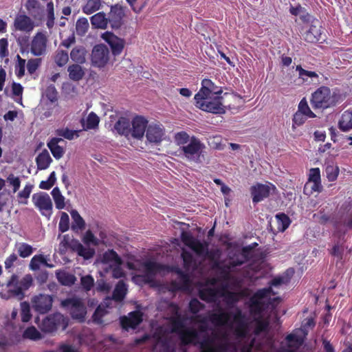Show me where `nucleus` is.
I'll return each instance as SVG.
<instances>
[{
  "instance_id": "1",
  "label": "nucleus",
  "mask_w": 352,
  "mask_h": 352,
  "mask_svg": "<svg viewBox=\"0 0 352 352\" xmlns=\"http://www.w3.org/2000/svg\"><path fill=\"white\" fill-rule=\"evenodd\" d=\"M222 88L217 86L210 79L204 78L201 87L195 95V106L199 109L214 113L223 114L226 107L223 104Z\"/></svg>"
},
{
  "instance_id": "2",
  "label": "nucleus",
  "mask_w": 352,
  "mask_h": 352,
  "mask_svg": "<svg viewBox=\"0 0 352 352\" xmlns=\"http://www.w3.org/2000/svg\"><path fill=\"white\" fill-rule=\"evenodd\" d=\"M208 320L215 326L228 325L230 328L233 327V323H234L236 325L234 327V333L237 338H243L247 335L246 317L239 308H236L235 312L232 314L224 311L222 308L219 307L218 312L210 314Z\"/></svg>"
},
{
  "instance_id": "3",
  "label": "nucleus",
  "mask_w": 352,
  "mask_h": 352,
  "mask_svg": "<svg viewBox=\"0 0 352 352\" xmlns=\"http://www.w3.org/2000/svg\"><path fill=\"white\" fill-rule=\"evenodd\" d=\"M346 97V94L338 87L330 89L322 85L311 94L310 103L314 109L323 111L333 108L344 101Z\"/></svg>"
},
{
  "instance_id": "4",
  "label": "nucleus",
  "mask_w": 352,
  "mask_h": 352,
  "mask_svg": "<svg viewBox=\"0 0 352 352\" xmlns=\"http://www.w3.org/2000/svg\"><path fill=\"white\" fill-rule=\"evenodd\" d=\"M48 41V37L45 32H36L32 38L30 42L29 37L27 36H19L17 38V43L21 54L30 52L36 57L46 54Z\"/></svg>"
},
{
  "instance_id": "5",
  "label": "nucleus",
  "mask_w": 352,
  "mask_h": 352,
  "mask_svg": "<svg viewBox=\"0 0 352 352\" xmlns=\"http://www.w3.org/2000/svg\"><path fill=\"white\" fill-rule=\"evenodd\" d=\"M32 284L33 278L31 274H26L19 280L18 276L14 274L7 283L9 289L6 293H1V296L6 299L15 298L21 300L25 297V291L28 290Z\"/></svg>"
},
{
  "instance_id": "6",
  "label": "nucleus",
  "mask_w": 352,
  "mask_h": 352,
  "mask_svg": "<svg viewBox=\"0 0 352 352\" xmlns=\"http://www.w3.org/2000/svg\"><path fill=\"white\" fill-rule=\"evenodd\" d=\"M67 320L60 313H55L47 316L44 318L40 325V329L45 333H53L59 327L65 329L67 326Z\"/></svg>"
},
{
  "instance_id": "7",
  "label": "nucleus",
  "mask_w": 352,
  "mask_h": 352,
  "mask_svg": "<svg viewBox=\"0 0 352 352\" xmlns=\"http://www.w3.org/2000/svg\"><path fill=\"white\" fill-rule=\"evenodd\" d=\"M274 294L271 287L258 289L249 300L250 311L253 315H260L264 309L262 300L271 294Z\"/></svg>"
},
{
  "instance_id": "8",
  "label": "nucleus",
  "mask_w": 352,
  "mask_h": 352,
  "mask_svg": "<svg viewBox=\"0 0 352 352\" xmlns=\"http://www.w3.org/2000/svg\"><path fill=\"white\" fill-rule=\"evenodd\" d=\"M32 200L41 214L49 219L53 212V204L50 195L45 192H36L32 195Z\"/></svg>"
},
{
  "instance_id": "9",
  "label": "nucleus",
  "mask_w": 352,
  "mask_h": 352,
  "mask_svg": "<svg viewBox=\"0 0 352 352\" xmlns=\"http://www.w3.org/2000/svg\"><path fill=\"white\" fill-rule=\"evenodd\" d=\"M181 239L184 244L190 248L196 255L204 256L206 252L207 248L209 247V242L207 241H201L195 239L192 235L188 232L183 231L181 234Z\"/></svg>"
},
{
  "instance_id": "10",
  "label": "nucleus",
  "mask_w": 352,
  "mask_h": 352,
  "mask_svg": "<svg viewBox=\"0 0 352 352\" xmlns=\"http://www.w3.org/2000/svg\"><path fill=\"white\" fill-rule=\"evenodd\" d=\"M109 60V50L104 44L96 45L91 51V62L92 66L98 68L104 67Z\"/></svg>"
},
{
  "instance_id": "11",
  "label": "nucleus",
  "mask_w": 352,
  "mask_h": 352,
  "mask_svg": "<svg viewBox=\"0 0 352 352\" xmlns=\"http://www.w3.org/2000/svg\"><path fill=\"white\" fill-rule=\"evenodd\" d=\"M205 147V144L198 138L192 136L187 145L181 146V151L187 159L197 160Z\"/></svg>"
},
{
  "instance_id": "12",
  "label": "nucleus",
  "mask_w": 352,
  "mask_h": 352,
  "mask_svg": "<svg viewBox=\"0 0 352 352\" xmlns=\"http://www.w3.org/2000/svg\"><path fill=\"white\" fill-rule=\"evenodd\" d=\"M62 305L69 309L72 318L83 320L86 315V308L80 299L67 298L62 301Z\"/></svg>"
},
{
  "instance_id": "13",
  "label": "nucleus",
  "mask_w": 352,
  "mask_h": 352,
  "mask_svg": "<svg viewBox=\"0 0 352 352\" xmlns=\"http://www.w3.org/2000/svg\"><path fill=\"white\" fill-rule=\"evenodd\" d=\"M124 16L125 13L122 6L118 4L111 6L107 16L108 23L112 29L119 30L124 24Z\"/></svg>"
},
{
  "instance_id": "14",
  "label": "nucleus",
  "mask_w": 352,
  "mask_h": 352,
  "mask_svg": "<svg viewBox=\"0 0 352 352\" xmlns=\"http://www.w3.org/2000/svg\"><path fill=\"white\" fill-rule=\"evenodd\" d=\"M305 40L311 43L325 41L322 27L318 20L313 21L309 30L304 34Z\"/></svg>"
},
{
  "instance_id": "15",
  "label": "nucleus",
  "mask_w": 352,
  "mask_h": 352,
  "mask_svg": "<svg viewBox=\"0 0 352 352\" xmlns=\"http://www.w3.org/2000/svg\"><path fill=\"white\" fill-rule=\"evenodd\" d=\"M53 298L48 294H38L32 299V305L36 311L44 314L51 310Z\"/></svg>"
},
{
  "instance_id": "16",
  "label": "nucleus",
  "mask_w": 352,
  "mask_h": 352,
  "mask_svg": "<svg viewBox=\"0 0 352 352\" xmlns=\"http://www.w3.org/2000/svg\"><path fill=\"white\" fill-rule=\"evenodd\" d=\"M102 38L110 46L113 56H116L122 53L125 45L123 38H119L111 32L103 33Z\"/></svg>"
},
{
  "instance_id": "17",
  "label": "nucleus",
  "mask_w": 352,
  "mask_h": 352,
  "mask_svg": "<svg viewBox=\"0 0 352 352\" xmlns=\"http://www.w3.org/2000/svg\"><path fill=\"white\" fill-rule=\"evenodd\" d=\"M271 187L275 188V186L272 184L267 185L257 183L256 184L251 186L250 193L252 198V202L254 204H257L263 201L264 199L267 198L270 195Z\"/></svg>"
},
{
  "instance_id": "18",
  "label": "nucleus",
  "mask_w": 352,
  "mask_h": 352,
  "mask_svg": "<svg viewBox=\"0 0 352 352\" xmlns=\"http://www.w3.org/2000/svg\"><path fill=\"white\" fill-rule=\"evenodd\" d=\"M201 351L199 352H228L230 343L228 341L214 344V340L207 338L199 343Z\"/></svg>"
},
{
  "instance_id": "19",
  "label": "nucleus",
  "mask_w": 352,
  "mask_h": 352,
  "mask_svg": "<svg viewBox=\"0 0 352 352\" xmlns=\"http://www.w3.org/2000/svg\"><path fill=\"white\" fill-rule=\"evenodd\" d=\"M311 185V190L309 193L314 192H321L322 186L321 184L320 170L319 168H313L309 170L308 182L305 184L304 187V192L308 189Z\"/></svg>"
},
{
  "instance_id": "20",
  "label": "nucleus",
  "mask_w": 352,
  "mask_h": 352,
  "mask_svg": "<svg viewBox=\"0 0 352 352\" xmlns=\"http://www.w3.org/2000/svg\"><path fill=\"white\" fill-rule=\"evenodd\" d=\"M142 313L139 311H131L128 316L120 318L121 327L125 330L129 329H135L142 322Z\"/></svg>"
},
{
  "instance_id": "21",
  "label": "nucleus",
  "mask_w": 352,
  "mask_h": 352,
  "mask_svg": "<svg viewBox=\"0 0 352 352\" xmlns=\"http://www.w3.org/2000/svg\"><path fill=\"white\" fill-rule=\"evenodd\" d=\"M131 125H132L131 136L136 139H141L143 138L146 129L148 127V121L142 116H135L132 122H131Z\"/></svg>"
},
{
  "instance_id": "22",
  "label": "nucleus",
  "mask_w": 352,
  "mask_h": 352,
  "mask_svg": "<svg viewBox=\"0 0 352 352\" xmlns=\"http://www.w3.org/2000/svg\"><path fill=\"white\" fill-rule=\"evenodd\" d=\"M14 26L16 30L29 33L34 28V23L31 18L25 14H18L14 19Z\"/></svg>"
},
{
  "instance_id": "23",
  "label": "nucleus",
  "mask_w": 352,
  "mask_h": 352,
  "mask_svg": "<svg viewBox=\"0 0 352 352\" xmlns=\"http://www.w3.org/2000/svg\"><path fill=\"white\" fill-rule=\"evenodd\" d=\"M163 128L157 124H150L148 126L146 137L148 142L152 143H160L164 135Z\"/></svg>"
},
{
  "instance_id": "24",
  "label": "nucleus",
  "mask_w": 352,
  "mask_h": 352,
  "mask_svg": "<svg viewBox=\"0 0 352 352\" xmlns=\"http://www.w3.org/2000/svg\"><path fill=\"white\" fill-rule=\"evenodd\" d=\"M179 336L183 345L186 346L190 344H195L199 339V333L193 328H185L181 331Z\"/></svg>"
},
{
  "instance_id": "25",
  "label": "nucleus",
  "mask_w": 352,
  "mask_h": 352,
  "mask_svg": "<svg viewBox=\"0 0 352 352\" xmlns=\"http://www.w3.org/2000/svg\"><path fill=\"white\" fill-rule=\"evenodd\" d=\"M70 250L77 252L78 256L83 257L85 259H89L93 257L94 251L89 248H85L78 240L73 239L72 241Z\"/></svg>"
},
{
  "instance_id": "26",
  "label": "nucleus",
  "mask_w": 352,
  "mask_h": 352,
  "mask_svg": "<svg viewBox=\"0 0 352 352\" xmlns=\"http://www.w3.org/2000/svg\"><path fill=\"white\" fill-rule=\"evenodd\" d=\"M221 292L217 288L206 287L199 292V298L207 302H214L220 296Z\"/></svg>"
},
{
  "instance_id": "27",
  "label": "nucleus",
  "mask_w": 352,
  "mask_h": 352,
  "mask_svg": "<svg viewBox=\"0 0 352 352\" xmlns=\"http://www.w3.org/2000/svg\"><path fill=\"white\" fill-rule=\"evenodd\" d=\"M114 129L118 134L128 137L131 132L129 119L125 117H120L115 123Z\"/></svg>"
},
{
  "instance_id": "28",
  "label": "nucleus",
  "mask_w": 352,
  "mask_h": 352,
  "mask_svg": "<svg viewBox=\"0 0 352 352\" xmlns=\"http://www.w3.org/2000/svg\"><path fill=\"white\" fill-rule=\"evenodd\" d=\"M171 306L174 307L176 310V316L171 317L170 319L171 323V332L179 335L186 327L183 319L180 314H178L179 308L177 305L172 304Z\"/></svg>"
},
{
  "instance_id": "29",
  "label": "nucleus",
  "mask_w": 352,
  "mask_h": 352,
  "mask_svg": "<svg viewBox=\"0 0 352 352\" xmlns=\"http://www.w3.org/2000/svg\"><path fill=\"white\" fill-rule=\"evenodd\" d=\"M62 141L61 138H53L47 144L52 155L56 160L60 159L64 155V149L58 145V142Z\"/></svg>"
},
{
  "instance_id": "30",
  "label": "nucleus",
  "mask_w": 352,
  "mask_h": 352,
  "mask_svg": "<svg viewBox=\"0 0 352 352\" xmlns=\"http://www.w3.org/2000/svg\"><path fill=\"white\" fill-rule=\"evenodd\" d=\"M52 162V159L46 149H44L36 157V163L38 170L47 169Z\"/></svg>"
},
{
  "instance_id": "31",
  "label": "nucleus",
  "mask_w": 352,
  "mask_h": 352,
  "mask_svg": "<svg viewBox=\"0 0 352 352\" xmlns=\"http://www.w3.org/2000/svg\"><path fill=\"white\" fill-rule=\"evenodd\" d=\"M91 23L93 27L98 29H106L108 25V20L103 12H100L93 15L91 19Z\"/></svg>"
},
{
  "instance_id": "32",
  "label": "nucleus",
  "mask_w": 352,
  "mask_h": 352,
  "mask_svg": "<svg viewBox=\"0 0 352 352\" xmlns=\"http://www.w3.org/2000/svg\"><path fill=\"white\" fill-rule=\"evenodd\" d=\"M339 129L344 132L352 129V111H345L338 122Z\"/></svg>"
},
{
  "instance_id": "33",
  "label": "nucleus",
  "mask_w": 352,
  "mask_h": 352,
  "mask_svg": "<svg viewBox=\"0 0 352 352\" xmlns=\"http://www.w3.org/2000/svg\"><path fill=\"white\" fill-rule=\"evenodd\" d=\"M56 276L58 281L65 286H72L76 280V278L74 274L65 271L56 272Z\"/></svg>"
},
{
  "instance_id": "34",
  "label": "nucleus",
  "mask_w": 352,
  "mask_h": 352,
  "mask_svg": "<svg viewBox=\"0 0 352 352\" xmlns=\"http://www.w3.org/2000/svg\"><path fill=\"white\" fill-rule=\"evenodd\" d=\"M87 51L83 47H76L70 53L72 60L78 64H83L86 61Z\"/></svg>"
},
{
  "instance_id": "35",
  "label": "nucleus",
  "mask_w": 352,
  "mask_h": 352,
  "mask_svg": "<svg viewBox=\"0 0 352 352\" xmlns=\"http://www.w3.org/2000/svg\"><path fill=\"white\" fill-rule=\"evenodd\" d=\"M67 71L69 72V78L74 81L81 80L85 75L82 67L78 64H73L69 66Z\"/></svg>"
},
{
  "instance_id": "36",
  "label": "nucleus",
  "mask_w": 352,
  "mask_h": 352,
  "mask_svg": "<svg viewBox=\"0 0 352 352\" xmlns=\"http://www.w3.org/2000/svg\"><path fill=\"white\" fill-rule=\"evenodd\" d=\"M22 337L23 339L32 341H37L43 338L42 334L34 326H30L26 328L23 332Z\"/></svg>"
},
{
  "instance_id": "37",
  "label": "nucleus",
  "mask_w": 352,
  "mask_h": 352,
  "mask_svg": "<svg viewBox=\"0 0 352 352\" xmlns=\"http://www.w3.org/2000/svg\"><path fill=\"white\" fill-rule=\"evenodd\" d=\"M70 213L73 220L72 223V229L73 230H84L85 228V222L78 212L76 210H73Z\"/></svg>"
},
{
  "instance_id": "38",
  "label": "nucleus",
  "mask_w": 352,
  "mask_h": 352,
  "mask_svg": "<svg viewBox=\"0 0 352 352\" xmlns=\"http://www.w3.org/2000/svg\"><path fill=\"white\" fill-rule=\"evenodd\" d=\"M276 219H277L278 229L280 232L285 231L292 223L289 217L283 212L276 214Z\"/></svg>"
},
{
  "instance_id": "39",
  "label": "nucleus",
  "mask_w": 352,
  "mask_h": 352,
  "mask_svg": "<svg viewBox=\"0 0 352 352\" xmlns=\"http://www.w3.org/2000/svg\"><path fill=\"white\" fill-rule=\"evenodd\" d=\"M175 272L179 275L180 279L182 280L183 283V286H179L175 281H173L171 283L172 290H179L184 287H187L190 283L188 275L186 273L184 272L180 269H177Z\"/></svg>"
},
{
  "instance_id": "40",
  "label": "nucleus",
  "mask_w": 352,
  "mask_h": 352,
  "mask_svg": "<svg viewBox=\"0 0 352 352\" xmlns=\"http://www.w3.org/2000/svg\"><path fill=\"white\" fill-rule=\"evenodd\" d=\"M126 290L125 284L122 281L119 282L113 292V299L116 302H121L125 298Z\"/></svg>"
},
{
  "instance_id": "41",
  "label": "nucleus",
  "mask_w": 352,
  "mask_h": 352,
  "mask_svg": "<svg viewBox=\"0 0 352 352\" xmlns=\"http://www.w3.org/2000/svg\"><path fill=\"white\" fill-rule=\"evenodd\" d=\"M51 195L54 199L56 208L58 210L63 209L65 207V197L61 194L60 189L58 187L54 188Z\"/></svg>"
},
{
  "instance_id": "42",
  "label": "nucleus",
  "mask_w": 352,
  "mask_h": 352,
  "mask_svg": "<svg viewBox=\"0 0 352 352\" xmlns=\"http://www.w3.org/2000/svg\"><path fill=\"white\" fill-rule=\"evenodd\" d=\"M16 62L14 65L15 75L17 78H21L25 75L26 60L19 54L16 56Z\"/></svg>"
},
{
  "instance_id": "43",
  "label": "nucleus",
  "mask_w": 352,
  "mask_h": 352,
  "mask_svg": "<svg viewBox=\"0 0 352 352\" xmlns=\"http://www.w3.org/2000/svg\"><path fill=\"white\" fill-rule=\"evenodd\" d=\"M101 6V0H87L82 7V12L87 14H91L98 10Z\"/></svg>"
},
{
  "instance_id": "44",
  "label": "nucleus",
  "mask_w": 352,
  "mask_h": 352,
  "mask_svg": "<svg viewBox=\"0 0 352 352\" xmlns=\"http://www.w3.org/2000/svg\"><path fill=\"white\" fill-rule=\"evenodd\" d=\"M103 261L105 263L113 262L116 265L122 264V259L113 250H108L103 254Z\"/></svg>"
},
{
  "instance_id": "45",
  "label": "nucleus",
  "mask_w": 352,
  "mask_h": 352,
  "mask_svg": "<svg viewBox=\"0 0 352 352\" xmlns=\"http://www.w3.org/2000/svg\"><path fill=\"white\" fill-rule=\"evenodd\" d=\"M89 25L88 20L82 17L77 20L76 23V32L78 36H84L88 31Z\"/></svg>"
},
{
  "instance_id": "46",
  "label": "nucleus",
  "mask_w": 352,
  "mask_h": 352,
  "mask_svg": "<svg viewBox=\"0 0 352 352\" xmlns=\"http://www.w3.org/2000/svg\"><path fill=\"white\" fill-rule=\"evenodd\" d=\"M99 122V117L94 112H91L87 118L84 129L85 130L94 129L98 126Z\"/></svg>"
},
{
  "instance_id": "47",
  "label": "nucleus",
  "mask_w": 352,
  "mask_h": 352,
  "mask_svg": "<svg viewBox=\"0 0 352 352\" xmlns=\"http://www.w3.org/2000/svg\"><path fill=\"white\" fill-rule=\"evenodd\" d=\"M33 186L31 184H26L23 189L20 191L18 195V201L19 204H27L28 199L29 198L32 190Z\"/></svg>"
},
{
  "instance_id": "48",
  "label": "nucleus",
  "mask_w": 352,
  "mask_h": 352,
  "mask_svg": "<svg viewBox=\"0 0 352 352\" xmlns=\"http://www.w3.org/2000/svg\"><path fill=\"white\" fill-rule=\"evenodd\" d=\"M16 249L19 255L22 258L30 256L34 252L33 248L26 243H19L16 246Z\"/></svg>"
},
{
  "instance_id": "49",
  "label": "nucleus",
  "mask_w": 352,
  "mask_h": 352,
  "mask_svg": "<svg viewBox=\"0 0 352 352\" xmlns=\"http://www.w3.org/2000/svg\"><path fill=\"white\" fill-rule=\"evenodd\" d=\"M181 257L183 260L184 267L190 269L195 264V259L192 254L188 250L182 249Z\"/></svg>"
},
{
  "instance_id": "50",
  "label": "nucleus",
  "mask_w": 352,
  "mask_h": 352,
  "mask_svg": "<svg viewBox=\"0 0 352 352\" xmlns=\"http://www.w3.org/2000/svg\"><path fill=\"white\" fill-rule=\"evenodd\" d=\"M146 272L151 276H155L157 272L163 269V265L155 261H146L144 263Z\"/></svg>"
},
{
  "instance_id": "51",
  "label": "nucleus",
  "mask_w": 352,
  "mask_h": 352,
  "mask_svg": "<svg viewBox=\"0 0 352 352\" xmlns=\"http://www.w3.org/2000/svg\"><path fill=\"white\" fill-rule=\"evenodd\" d=\"M298 112L305 115L310 118H316V114L310 109L305 98H302L298 104Z\"/></svg>"
},
{
  "instance_id": "52",
  "label": "nucleus",
  "mask_w": 352,
  "mask_h": 352,
  "mask_svg": "<svg viewBox=\"0 0 352 352\" xmlns=\"http://www.w3.org/2000/svg\"><path fill=\"white\" fill-rule=\"evenodd\" d=\"M41 63L42 59L40 58H34L29 59L26 64V67L28 74L30 75L34 74L41 66Z\"/></svg>"
},
{
  "instance_id": "53",
  "label": "nucleus",
  "mask_w": 352,
  "mask_h": 352,
  "mask_svg": "<svg viewBox=\"0 0 352 352\" xmlns=\"http://www.w3.org/2000/svg\"><path fill=\"white\" fill-rule=\"evenodd\" d=\"M21 316L23 322H29L32 318L30 307L28 302H21Z\"/></svg>"
},
{
  "instance_id": "54",
  "label": "nucleus",
  "mask_w": 352,
  "mask_h": 352,
  "mask_svg": "<svg viewBox=\"0 0 352 352\" xmlns=\"http://www.w3.org/2000/svg\"><path fill=\"white\" fill-rule=\"evenodd\" d=\"M79 131L71 130L68 128L60 129L56 130V134L59 136H62L65 139L72 140L75 138H78Z\"/></svg>"
},
{
  "instance_id": "55",
  "label": "nucleus",
  "mask_w": 352,
  "mask_h": 352,
  "mask_svg": "<svg viewBox=\"0 0 352 352\" xmlns=\"http://www.w3.org/2000/svg\"><path fill=\"white\" fill-rule=\"evenodd\" d=\"M220 296L224 297L228 304H234L239 300V294L228 290H222Z\"/></svg>"
},
{
  "instance_id": "56",
  "label": "nucleus",
  "mask_w": 352,
  "mask_h": 352,
  "mask_svg": "<svg viewBox=\"0 0 352 352\" xmlns=\"http://www.w3.org/2000/svg\"><path fill=\"white\" fill-rule=\"evenodd\" d=\"M69 60L68 54L63 50H58L54 56V61L59 67L64 66Z\"/></svg>"
},
{
  "instance_id": "57",
  "label": "nucleus",
  "mask_w": 352,
  "mask_h": 352,
  "mask_svg": "<svg viewBox=\"0 0 352 352\" xmlns=\"http://www.w3.org/2000/svg\"><path fill=\"white\" fill-rule=\"evenodd\" d=\"M296 70L299 72V78L302 80L303 82L307 80V78H318V75L315 72L307 71L303 69L301 65L296 66Z\"/></svg>"
},
{
  "instance_id": "58",
  "label": "nucleus",
  "mask_w": 352,
  "mask_h": 352,
  "mask_svg": "<svg viewBox=\"0 0 352 352\" xmlns=\"http://www.w3.org/2000/svg\"><path fill=\"white\" fill-rule=\"evenodd\" d=\"M189 135L186 131H180L175 135V141L179 146H186L190 141Z\"/></svg>"
},
{
  "instance_id": "59",
  "label": "nucleus",
  "mask_w": 352,
  "mask_h": 352,
  "mask_svg": "<svg viewBox=\"0 0 352 352\" xmlns=\"http://www.w3.org/2000/svg\"><path fill=\"white\" fill-rule=\"evenodd\" d=\"M69 228V215L63 212L61 213L60 221L58 223V230L60 232L63 233L67 231Z\"/></svg>"
},
{
  "instance_id": "60",
  "label": "nucleus",
  "mask_w": 352,
  "mask_h": 352,
  "mask_svg": "<svg viewBox=\"0 0 352 352\" xmlns=\"http://www.w3.org/2000/svg\"><path fill=\"white\" fill-rule=\"evenodd\" d=\"M327 177L329 182H334L337 179L339 174L338 166H327L325 168Z\"/></svg>"
},
{
  "instance_id": "61",
  "label": "nucleus",
  "mask_w": 352,
  "mask_h": 352,
  "mask_svg": "<svg viewBox=\"0 0 352 352\" xmlns=\"http://www.w3.org/2000/svg\"><path fill=\"white\" fill-rule=\"evenodd\" d=\"M80 284L85 291H90L94 285V279L91 275L82 276L80 278Z\"/></svg>"
},
{
  "instance_id": "62",
  "label": "nucleus",
  "mask_w": 352,
  "mask_h": 352,
  "mask_svg": "<svg viewBox=\"0 0 352 352\" xmlns=\"http://www.w3.org/2000/svg\"><path fill=\"white\" fill-rule=\"evenodd\" d=\"M269 327V322L265 320H257L256 322V327L254 333L258 335L261 333L266 332Z\"/></svg>"
},
{
  "instance_id": "63",
  "label": "nucleus",
  "mask_w": 352,
  "mask_h": 352,
  "mask_svg": "<svg viewBox=\"0 0 352 352\" xmlns=\"http://www.w3.org/2000/svg\"><path fill=\"white\" fill-rule=\"evenodd\" d=\"M204 305L199 302L197 298H192L189 302V310L191 313L196 314L199 311L204 309Z\"/></svg>"
},
{
  "instance_id": "64",
  "label": "nucleus",
  "mask_w": 352,
  "mask_h": 352,
  "mask_svg": "<svg viewBox=\"0 0 352 352\" xmlns=\"http://www.w3.org/2000/svg\"><path fill=\"white\" fill-rule=\"evenodd\" d=\"M72 238L69 234H65L63 236L62 240L59 243V250L60 252H65L70 248Z\"/></svg>"
}]
</instances>
